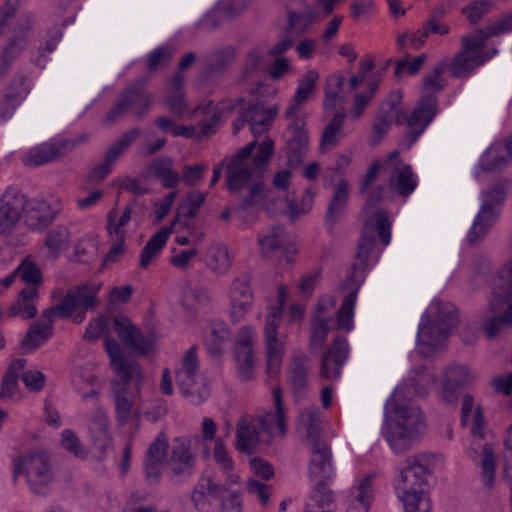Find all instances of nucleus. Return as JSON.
I'll return each mask as SVG.
<instances>
[{
	"label": "nucleus",
	"instance_id": "nucleus-21",
	"mask_svg": "<svg viewBox=\"0 0 512 512\" xmlns=\"http://www.w3.org/2000/svg\"><path fill=\"white\" fill-rule=\"evenodd\" d=\"M113 327L118 337L141 356L154 352L156 337L153 333L143 334L131 320L125 316H117Z\"/></svg>",
	"mask_w": 512,
	"mask_h": 512
},
{
	"label": "nucleus",
	"instance_id": "nucleus-62",
	"mask_svg": "<svg viewBox=\"0 0 512 512\" xmlns=\"http://www.w3.org/2000/svg\"><path fill=\"white\" fill-rule=\"evenodd\" d=\"M72 381L84 400L97 398L101 392L98 379L93 374L75 373Z\"/></svg>",
	"mask_w": 512,
	"mask_h": 512
},
{
	"label": "nucleus",
	"instance_id": "nucleus-49",
	"mask_svg": "<svg viewBox=\"0 0 512 512\" xmlns=\"http://www.w3.org/2000/svg\"><path fill=\"white\" fill-rule=\"evenodd\" d=\"M510 190L511 182L508 179L491 184L481 195V205L500 212Z\"/></svg>",
	"mask_w": 512,
	"mask_h": 512
},
{
	"label": "nucleus",
	"instance_id": "nucleus-4",
	"mask_svg": "<svg viewBox=\"0 0 512 512\" xmlns=\"http://www.w3.org/2000/svg\"><path fill=\"white\" fill-rule=\"evenodd\" d=\"M104 345L112 370L121 378L113 381L111 386L116 419L125 423L134 412L139 413L138 402L145 375L137 362L126 358L115 339L106 337Z\"/></svg>",
	"mask_w": 512,
	"mask_h": 512
},
{
	"label": "nucleus",
	"instance_id": "nucleus-58",
	"mask_svg": "<svg viewBox=\"0 0 512 512\" xmlns=\"http://www.w3.org/2000/svg\"><path fill=\"white\" fill-rule=\"evenodd\" d=\"M172 164L170 158H158L151 166L154 175L166 188H175L180 182V175L172 168Z\"/></svg>",
	"mask_w": 512,
	"mask_h": 512
},
{
	"label": "nucleus",
	"instance_id": "nucleus-55",
	"mask_svg": "<svg viewBox=\"0 0 512 512\" xmlns=\"http://www.w3.org/2000/svg\"><path fill=\"white\" fill-rule=\"evenodd\" d=\"M510 32H512V12H507L494 18L485 29H479L475 35L485 44L491 37Z\"/></svg>",
	"mask_w": 512,
	"mask_h": 512
},
{
	"label": "nucleus",
	"instance_id": "nucleus-29",
	"mask_svg": "<svg viewBox=\"0 0 512 512\" xmlns=\"http://www.w3.org/2000/svg\"><path fill=\"white\" fill-rule=\"evenodd\" d=\"M474 375L466 366H449L442 379L440 396L445 402H453L457 398V392L461 387L471 383Z\"/></svg>",
	"mask_w": 512,
	"mask_h": 512
},
{
	"label": "nucleus",
	"instance_id": "nucleus-25",
	"mask_svg": "<svg viewBox=\"0 0 512 512\" xmlns=\"http://www.w3.org/2000/svg\"><path fill=\"white\" fill-rule=\"evenodd\" d=\"M231 305V318L233 322H239L250 310L253 304V293L250 279L247 275L235 278L228 292Z\"/></svg>",
	"mask_w": 512,
	"mask_h": 512
},
{
	"label": "nucleus",
	"instance_id": "nucleus-46",
	"mask_svg": "<svg viewBox=\"0 0 512 512\" xmlns=\"http://www.w3.org/2000/svg\"><path fill=\"white\" fill-rule=\"evenodd\" d=\"M205 262L218 275H225L231 268L232 257L224 244H212L206 252Z\"/></svg>",
	"mask_w": 512,
	"mask_h": 512
},
{
	"label": "nucleus",
	"instance_id": "nucleus-9",
	"mask_svg": "<svg viewBox=\"0 0 512 512\" xmlns=\"http://www.w3.org/2000/svg\"><path fill=\"white\" fill-rule=\"evenodd\" d=\"M287 296L285 286L278 289V306L272 307L266 317L264 327V344L266 372L269 378H277L280 373L283 357L285 354L284 341L278 335V328L281 324V314Z\"/></svg>",
	"mask_w": 512,
	"mask_h": 512
},
{
	"label": "nucleus",
	"instance_id": "nucleus-40",
	"mask_svg": "<svg viewBox=\"0 0 512 512\" xmlns=\"http://www.w3.org/2000/svg\"><path fill=\"white\" fill-rule=\"evenodd\" d=\"M315 191L313 188H308L304 191L299 202L289 199L281 200L278 203H274L273 207L267 206L268 210H274L276 212L287 211L290 219L295 220L299 216L307 214L313 205Z\"/></svg>",
	"mask_w": 512,
	"mask_h": 512
},
{
	"label": "nucleus",
	"instance_id": "nucleus-36",
	"mask_svg": "<svg viewBox=\"0 0 512 512\" xmlns=\"http://www.w3.org/2000/svg\"><path fill=\"white\" fill-rule=\"evenodd\" d=\"M71 246V232L63 225L50 229L43 241L42 249L47 259L57 260Z\"/></svg>",
	"mask_w": 512,
	"mask_h": 512
},
{
	"label": "nucleus",
	"instance_id": "nucleus-61",
	"mask_svg": "<svg viewBox=\"0 0 512 512\" xmlns=\"http://www.w3.org/2000/svg\"><path fill=\"white\" fill-rule=\"evenodd\" d=\"M344 85V78L340 75H331L327 79L323 107L326 110H334L343 102L341 94Z\"/></svg>",
	"mask_w": 512,
	"mask_h": 512
},
{
	"label": "nucleus",
	"instance_id": "nucleus-23",
	"mask_svg": "<svg viewBox=\"0 0 512 512\" xmlns=\"http://www.w3.org/2000/svg\"><path fill=\"white\" fill-rule=\"evenodd\" d=\"M310 460L309 474L316 480H332L335 476L330 445L324 440L308 445Z\"/></svg>",
	"mask_w": 512,
	"mask_h": 512
},
{
	"label": "nucleus",
	"instance_id": "nucleus-16",
	"mask_svg": "<svg viewBox=\"0 0 512 512\" xmlns=\"http://www.w3.org/2000/svg\"><path fill=\"white\" fill-rule=\"evenodd\" d=\"M32 39V26L27 20L18 22L0 50V79L27 50Z\"/></svg>",
	"mask_w": 512,
	"mask_h": 512
},
{
	"label": "nucleus",
	"instance_id": "nucleus-59",
	"mask_svg": "<svg viewBox=\"0 0 512 512\" xmlns=\"http://www.w3.org/2000/svg\"><path fill=\"white\" fill-rule=\"evenodd\" d=\"M505 148H503L501 142L492 144L481 156L479 165L485 171H491L498 169L506 165L509 161Z\"/></svg>",
	"mask_w": 512,
	"mask_h": 512
},
{
	"label": "nucleus",
	"instance_id": "nucleus-3",
	"mask_svg": "<svg viewBox=\"0 0 512 512\" xmlns=\"http://www.w3.org/2000/svg\"><path fill=\"white\" fill-rule=\"evenodd\" d=\"M257 145L253 140L242 147L226 164L227 188L231 192H238L246 186H250V195L242 202L243 210H254L263 196L264 187L257 182L263 175L273 153L274 141L266 138L258 146L256 154L252 152Z\"/></svg>",
	"mask_w": 512,
	"mask_h": 512
},
{
	"label": "nucleus",
	"instance_id": "nucleus-19",
	"mask_svg": "<svg viewBox=\"0 0 512 512\" xmlns=\"http://www.w3.org/2000/svg\"><path fill=\"white\" fill-rule=\"evenodd\" d=\"M272 398L274 410L255 416L261 422L264 443L267 444L277 436L284 437L287 432V416L283 403V391L280 385L277 384L272 388Z\"/></svg>",
	"mask_w": 512,
	"mask_h": 512
},
{
	"label": "nucleus",
	"instance_id": "nucleus-63",
	"mask_svg": "<svg viewBox=\"0 0 512 512\" xmlns=\"http://www.w3.org/2000/svg\"><path fill=\"white\" fill-rule=\"evenodd\" d=\"M380 83V78L374 74L368 82V91L357 93L353 100L351 113L354 118H360L366 107L371 103Z\"/></svg>",
	"mask_w": 512,
	"mask_h": 512
},
{
	"label": "nucleus",
	"instance_id": "nucleus-18",
	"mask_svg": "<svg viewBox=\"0 0 512 512\" xmlns=\"http://www.w3.org/2000/svg\"><path fill=\"white\" fill-rule=\"evenodd\" d=\"M256 332L250 326L242 327L236 336L234 357L241 381L248 382L255 377L254 340Z\"/></svg>",
	"mask_w": 512,
	"mask_h": 512
},
{
	"label": "nucleus",
	"instance_id": "nucleus-30",
	"mask_svg": "<svg viewBox=\"0 0 512 512\" xmlns=\"http://www.w3.org/2000/svg\"><path fill=\"white\" fill-rule=\"evenodd\" d=\"M374 474L357 480L347 497V512H368L374 497Z\"/></svg>",
	"mask_w": 512,
	"mask_h": 512
},
{
	"label": "nucleus",
	"instance_id": "nucleus-17",
	"mask_svg": "<svg viewBox=\"0 0 512 512\" xmlns=\"http://www.w3.org/2000/svg\"><path fill=\"white\" fill-rule=\"evenodd\" d=\"M290 124L286 130V144L284 151L287 157V165L296 167L300 165L309 151V135L305 126V117H293L287 119Z\"/></svg>",
	"mask_w": 512,
	"mask_h": 512
},
{
	"label": "nucleus",
	"instance_id": "nucleus-64",
	"mask_svg": "<svg viewBox=\"0 0 512 512\" xmlns=\"http://www.w3.org/2000/svg\"><path fill=\"white\" fill-rule=\"evenodd\" d=\"M213 454L215 462L220 466L223 473L226 475L227 481H229L230 484L237 483L239 478L233 472V460L229 456L228 451L224 445V441L221 438H217L215 440Z\"/></svg>",
	"mask_w": 512,
	"mask_h": 512
},
{
	"label": "nucleus",
	"instance_id": "nucleus-34",
	"mask_svg": "<svg viewBox=\"0 0 512 512\" xmlns=\"http://www.w3.org/2000/svg\"><path fill=\"white\" fill-rule=\"evenodd\" d=\"M39 301L38 289L35 286H25L21 289L15 301L7 309L9 317H20L27 320L36 316Z\"/></svg>",
	"mask_w": 512,
	"mask_h": 512
},
{
	"label": "nucleus",
	"instance_id": "nucleus-57",
	"mask_svg": "<svg viewBox=\"0 0 512 512\" xmlns=\"http://www.w3.org/2000/svg\"><path fill=\"white\" fill-rule=\"evenodd\" d=\"M243 99L238 98L236 101L226 100L221 103L220 107H215L216 111H213L214 108H212V102H209L202 108V113L205 115V119L202 122L201 125V133L207 134L209 133L213 125L219 120L221 117V114L224 111H231L236 109L237 105H242Z\"/></svg>",
	"mask_w": 512,
	"mask_h": 512
},
{
	"label": "nucleus",
	"instance_id": "nucleus-1",
	"mask_svg": "<svg viewBox=\"0 0 512 512\" xmlns=\"http://www.w3.org/2000/svg\"><path fill=\"white\" fill-rule=\"evenodd\" d=\"M380 172L384 174V159H378L371 163L359 188L360 193L367 194L363 209L364 226L352 271L339 288L344 296L336 312V326L339 330L346 332L351 331L354 326L353 317L357 294L365 278V269L370 253L375 246L376 236L384 246H387L391 240L389 213L385 209L377 207L386 198V188L382 185L372 187Z\"/></svg>",
	"mask_w": 512,
	"mask_h": 512
},
{
	"label": "nucleus",
	"instance_id": "nucleus-38",
	"mask_svg": "<svg viewBox=\"0 0 512 512\" xmlns=\"http://www.w3.org/2000/svg\"><path fill=\"white\" fill-rule=\"evenodd\" d=\"M410 116L408 117L405 112H395L387 109L386 106H380L378 114L373 124V143L381 141L382 137L389 131L392 123L397 125L407 124Z\"/></svg>",
	"mask_w": 512,
	"mask_h": 512
},
{
	"label": "nucleus",
	"instance_id": "nucleus-2",
	"mask_svg": "<svg viewBox=\"0 0 512 512\" xmlns=\"http://www.w3.org/2000/svg\"><path fill=\"white\" fill-rule=\"evenodd\" d=\"M99 289L100 286L95 284L69 288L57 304L45 309L40 318L31 324L22 340V346L36 349L48 341L53 336V323L58 318H72L75 323H82L86 318V311L95 307Z\"/></svg>",
	"mask_w": 512,
	"mask_h": 512
},
{
	"label": "nucleus",
	"instance_id": "nucleus-39",
	"mask_svg": "<svg viewBox=\"0 0 512 512\" xmlns=\"http://www.w3.org/2000/svg\"><path fill=\"white\" fill-rule=\"evenodd\" d=\"M315 191L313 188H308L304 191L299 202L289 199L281 200L278 203H274L273 207L267 206L268 210H274L276 212L287 211L290 219L295 220L299 216L307 214L313 205Z\"/></svg>",
	"mask_w": 512,
	"mask_h": 512
},
{
	"label": "nucleus",
	"instance_id": "nucleus-50",
	"mask_svg": "<svg viewBox=\"0 0 512 512\" xmlns=\"http://www.w3.org/2000/svg\"><path fill=\"white\" fill-rule=\"evenodd\" d=\"M345 122V114L337 112L324 128L320 139L321 152L329 151L336 147L342 138V128Z\"/></svg>",
	"mask_w": 512,
	"mask_h": 512
},
{
	"label": "nucleus",
	"instance_id": "nucleus-11",
	"mask_svg": "<svg viewBox=\"0 0 512 512\" xmlns=\"http://www.w3.org/2000/svg\"><path fill=\"white\" fill-rule=\"evenodd\" d=\"M24 475L29 489L38 495H46L54 480V472L48 454L30 451L14 461V476Z\"/></svg>",
	"mask_w": 512,
	"mask_h": 512
},
{
	"label": "nucleus",
	"instance_id": "nucleus-28",
	"mask_svg": "<svg viewBox=\"0 0 512 512\" xmlns=\"http://www.w3.org/2000/svg\"><path fill=\"white\" fill-rule=\"evenodd\" d=\"M139 133V129H132L131 131L123 135L116 144L111 146L108 149L104 160L91 170V172L89 173V179L92 182H99L103 180L111 172V168L115 160L123 152L126 151V149L135 140Z\"/></svg>",
	"mask_w": 512,
	"mask_h": 512
},
{
	"label": "nucleus",
	"instance_id": "nucleus-33",
	"mask_svg": "<svg viewBox=\"0 0 512 512\" xmlns=\"http://www.w3.org/2000/svg\"><path fill=\"white\" fill-rule=\"evenodd\" d=\"M90 436L94 448L98 451L99 458L106 455L107 450L112 446V438L109 433V421L105 410L98 408L90 422Z\"/></svg>",
	"mask_w": 512,
	"mask_h": 512
},
{
	"label": "nucleus",
	"instance_id": "nucleus-45",
	"mask_svg": "<svg viewBox=\"0 0 512 512\" xmlns=\"http://www.w3.org/2000/svg\"><path fill=\"white\" fill-rule=\"evenodd\" d=\"M133 205L127 204L122 209L112 208L106 216V229L109 236L127 237L126 226L131 220Z\"/></svg>",
	"mask_w": 512,
	"mask_h": 512
},
{
	"label": "nucleus",
	"instance_id": "nucleus-53",
	"mask_svg": "<svg viewBox=\"0 0 512 512\" xmlns=\"http://www.w3.org/2000/svg\"><path fill=\"white\" fill-rule=\"evenodd\" d=\"M60 154V146L54 143H43L32 148L23 158L25 166L37 167L46 164Z\"/></svg>",
	"mask_w": 512,
	"mask_h": 512
},
{
	"label": "nucleus",
	"instance_id": "nucleus-15",
	"mask_svg": "<svg viewBox=\"0 0 512 512\" xmlns=\"http://www.w3.org/2000/svg\"><path fill=\"white\" fill-rule=\"evenodd\" d=\"M384 174L387 175L389 187L401 196H409L417 186L416 175L411 166L402 161L397 150L384 158Z\"/></svg>",
	"mask_w": 512,
	"mask_h": 512
},
{
	"label": "nucleus",
	"instance_id": "nucleus-5",
	"mask_svg": "<svg viewBox=\"0 0 512 512\" xmlns=\"http://www.w3.org/2000/svg\"><path fill=\"white\" fill-rule=\"evenodd\" d=\"M402 391L396 390L389 400L387 423L384 437L395 453L408 450L425 430V420L421 410L413 405H397Z\"/></svg>",
	"mask_w": 512,
	"mask_h": 512
},
{
	"label": "nucleus",
	"instance_id": "nucleus-32",
	"mask_svg": "<svg viewBox=\"0 0 512 512\" xmlns=\"http://www.w3.org/2000/svg\"><path fill=\"white\" fill-rule=\"evenodd\" d=\"M319 80V73L316 70H308L299 80L293 101L285 110V119L295 117H305L301 112L300 106L307 102L315 91L316 83Z\"/></svg>",
	"mask_w": 512,
	"mask_h": 512
},
{
	"label": "nucleus",
	"instance_id": "nucleus-6",
	"mask_svg": "<svg viewBox=\"0 0 512 512\" xmlns=\"http://www.w3.org/2000/svg\"><path fill=\"white\" fill-rule=\"evenodd\" d=\"M431 458L428 455H416L406 458L399 469L396 491L403 502L405 512H430L431 501L424 491L426 476L430 472Z\"/></svg>",
	"mask_w": 512,
	"mask_h": 512
},
{
	"label": "nucleus",
	"instance_id": "nucleus-54",
	"mask_svg": "<svg viewBox=\"0 0 512 512\" xmlns=\"http://www.w3.org/2000/svg\"><path fill=\"white\" fill-rule=\"evenodd\" d=\"M251 1L252 0H221L209 13L206 22L210 23L214 18L224 20L236 17L245 11Z\"/></svg>",
	"mask_w": 512,
	"mask_h": 512
},
{
	"label": "nucleus",
	"instance_id": "nucleus-8",
	"mask_svg": "<svg viewBox=\"0 0 512 512\" xmlns=\"http://www.w3.org/2000/svg\"><path fill=\"white\" fill-rule=\"evenodd\" d=\"M446 71V62L438 64L431 73L423 77L422 92L418 105L408 120V128L415 137L419 136L437 113L436 93L444 89L446 82L442 77Z\"/></svg>",
	"mask_w": 512,
	"mask_h": 512
},
{
	"label": "nucleus",
	"instance_id": "nucleus-20",
	"mask_svg": "<svg viewBox=\"0 0 512 512\" xmlns=\"http://www.w3.org/2000/svg\"><path fill=\"white\" fill-rule=\"evenodd\" d=\"M27 197L18 189L9 187L0 196V234H11L19 224Z\"/></svg>",
	"mask_w": 512,
	"mask_h": 512
},
{
	"label": "nucleus",
	"instance_id": "nucleus-42",
	"mask_svg": "<svg viewBox=\"0 0 512 512\" xmlns=\"http://www.w3.org/2000/svg\"><path fill=\"white\" fill-rule=\"evenodd\" d=\"M26 365L25 359H16L8 367L1 382L0 398L18 401L21 393L18 385L19 372L23 371Z\"/></svg>",
	"mask_w": 512,
	"mask_h": 512
},
{
	"label": "nucleus",
	"instance_id": "nucleus-24",
	"mask_svg": "<svg viewBox=\"0 0 512 512\" xmlns=\"http://www.w3.org/2000/svg\"><path fill=\"white\" fill-rule=\"evenodd\" d=\"M261 442H264V437L260 420L249 415L241 417L236 426V449L251 455Z\"/></svg>",
	"mask_w": 512,
	"mask_h": 512
},
{
	"label": "nucleus",
	"instance_id": "nucleus-44",
	"mask_svg": "<svg viewBox=\"0 0 512 512\" xmlns=\"http://www.w3.org/2000/svg\"><path fill=\"white\" fill-rule=\"evenodd\" d=\"M26 94L25 78L22 76L15 78L7 94L0 101V117L2 120L10 118L16 106L24 99Z\"/></svg>",
	"mask_w": 512,
	"mask_h": 512
},
{
	"label": "nucleus",
	"instance_id": "nucleus-13",
	"mask_svg": "<svg viewBox=\"0 0 512 512\" xmlns=\"http://www.w3.org/2000/svg\"><path fill=\"white\" fill-rule=\"evenodd\" d=\"M197 347H190L176 370V383L183 397L191 404L200 405L208 399L210 391L204 383L197 381Z\"/></svg>",
	"mask_w": 512,
	"mask_h": 512
},
{
	"label": "nucleus",
	"instance_id": "nucleus-60",
	"mask_svg": "<svg viewBox=\"0 0 512 512\" xmlns=\"http://www.w3.org/2000/svg\"><path fill=\"white\" fill-rule=\"evenodd\" d=\"M263 66V54L259 50H253L247 54L242 70V79L246 82L255 83L257 87L263 85L260 82V75Z\"/></svg>",
	"mask_w": 512,
	"mask_h": 512
},
{
	"label": "nucleus",
	"instance_id": "nucleus-56",
	"mask_svg": "<svg viewBox=\"0 0 512 512\" xmlns=\"http://www.w3.org/2000/svg\"><path fill=\"white\" fill-rule=\"evenodd\" d=\"M349 199V183L346 179H341L334 190L333 196L328 206L326 221L333 224L337 216L343 211Z\"/></svg>",
	"mask_w": 512,
	"mask_h": 512
},
{
	"label": "nucleus",
	"instance_id": "nucleus-12",
	"mask_svg": "<svg viewBox=\"0 0 512 512\" xmlns=\"http://www.w3.org/2000/svg\"><path fill=\"white\" fill-rule=\"evenodd\" d=\"M154 101V94L146 89V80L129 84L121 93L118 101L112 106L104 119L105 124H113L122 119L128 111L142 119Z\"/></svg>",
	"mask_w": 512,
	"mask_h": 512
},
{
	"label": "nucleus",
	"instance_id": "nucleus-43",
	"mask_svg": "<svg viewBox=\"0 0 512 512\" xmlns=\"http://www.w3.org/2000/svg\"><path fill=\"white\" fill-rule=\"evenodd\" d=\"M171 233L172 228L164 226L150 237L140 254L139 266L141 268H147L158 257Z\"/></svg>",
	"mask_w": 512,
	"mask_h": 512
},
{
	"label": "nucleus",
	"instance_id": "nucleus-27",
	"mask_svg": "<svg viewBox=\"0 0 512 512\" xmlns=\"http://www.w3.org/2000/svg\"><path fill=\"white\" fill-rule=\"evenodd\" d=\"M279 112L278 105L265 106L263 103L256 102L250 104L248 108L241 110L244 121L250 125L251 133L259 136L266 133L272 126Z\"/></svg>",
	"mask_w": 512,
	"mask_h": 512
},
{
	"label": "nucleus",
	"instance_id": "nucleus-48",
	"mask_svg": "<svg viewBox=\"0 0 512 512\" xmlns=\"http://www.w3.org/2000/svg\"><path fill=\"white\" fill-rule=\"evenodd\" d=\"M195 462L189 444L183 440H176L169 458V465L175 474L187 472Z\"/></svg>",
	"mask_w": 512,
	"mask_h": 512
},
{
	"label": "nucleus",
	"instance_id": "nucleus-35",
	"mask_svg": "<svg viewBox=\"0 0 512 512\" xmlns=\"http://www.w3.org/2000/svg\"><path fill=\"white\" fill-rule=\"evenodd\" d=\"M26 225L32 230H42L55 218V211L51 205L43 199H27L24 210Z\"/></svg>",
	"mask_w": 512,
	"mask_h": 512
},
{
	"label": "nucleus",
	"instance_id": "nucleus-7",
	"mask_svg": "<svg viewBox=\"0 0 512 512\" xmlns=\"http://www.w3.org/2000/svg\"><path fill=\"white\" fill-rule=\"evenodd\" d=\"M458 324L457 311L450 302L434 300L422 316L417 340L420 353L427 355L429 350L438 348Z\"/></svg>",
	"mask_w": 512,
	"mask_h": 512
},
{
	"label": "nucleus",
	"instance_id": "nucleus-26",
	"mask_svg": "<svg viewBox=\"0 0 512 512\" xmlns=\"http://www.w3.org/2000/svg\"><path fill=\"white\" fill-rule=\"evenodd\" d=\"M310 358L306 354L294 355L287 369V380L296 401L305 397L309 389Z\"/></svg>",
	"mask_w": 512,
	"mask_h": 512
},
{
	"label": "nucleus",
	"instance_id": "nucleus-52",
	"mask_svg": "<svg viewBox=\"0 0 512 512\" xmlns=\"http://www.w3.org/2000/svg\"><path fill=\"white\" fill-rule=\"evenodd\" d=\"M183 85L184 76L181 73H177L165 89L167 96L164 102L175 115H181L186 110V103L184 101V94L182 90Z\"/></svg>",
	"mask_w": 512,
	"mask_h": 512
},
{
	"label": "nucleus",
	"instance_id": "nucleus-47",
	"mask_svg": "<svg viewBox=\"0 0 512 512\" xmlns=\"http://www.w3.org/2000/svg\"><path fill=\"white\" fill-rule=\"evenodd\" d=\"M461 424L470 425L471 433L475 436L481 434L484 425L482 409L474 405V399L469 394H465L462 398Z\"/></svg>",
	"mask_w": 512,
	"mask_h": 512
},
{
	"label": "nucleus",
	"instance_id": "nucleus-51",
	"mask_svg": "<svg viewBox=\"0 0 512 512\" xmlns=\"http://www.w3.org/2000/svg\"><path fill=\"white\" fill-rule=\"evenodd\" d=\"M287 241V234L282 227H273L258 234L257 243L263 257H269L280 250Z\"/></svg>",
	"mask_w": 512,
	"mask_h": 512
},
{
	"label": "nucleus",
	"instance_id": "nucleus-22",
	"mask_svg": "<svg viewBox=\"0 0 512 512\" xmlns=\"http://www.w3.org/2000/svg\"><path fill=\"white\" fill-rule=\"evenodd\" d=\"M348 355L349 346L346 338L336 336L321 358L320 376L327 380L338 379Z\"/></svg>",
	"mask_w": 512,
	"mask_h": 512
},
{
	"label": "nucleus",
	"instance_id": "nucleus-31",
	"mask_svg": "<svg viewBox=\"0 0 512 512\" xmlns=\"http://www.w3.org/2000/svg\"><path fill=\"white\" fill-rule=\"evenodd\" d=\"M323 418L317 406L303 409L298 416L297 431L306 444L322 441Z\"/></svg>",
	"mask_w": 512,
	"mask_h": 512
},
{
	"label": "nucleus",
	"instance_id": "nucleus-37",
	"mask_svg": "<svg viewBox=\"0 0 512 512\" xmlns=\"http://www.w3.org/2000/svg\"><path fill=\"white\" fill-rule=\"evenodd\" d=\"M499 211L481 205L471 229L467 235V242L474 245L481 241L490 231L499 218Z\"/></svg>",
	"mask_w": 512,
	"mask_h": 512
},
{
	"label": "nucleus",
	"instance_id": "nucleus-10",
	"mask_svg": "<svg viewBox=\"0 0 512 512\" xmlns=\"http://www.w3.org/2000/svg\"><path fill=\"white\" fill-rule=\"evenodd\" d=\"M486 301L480 322L486 338L493 339L505 328H512V292L489 285Z\"/></svg>",
	"mask_w": 512,
	"mask_h": 512
},
{
	"label": "nucleus",
	"instance_id": "nucleus-14",
	"mask_svg": "<svg viewBox=\"0 0 512 512\" xmlns=\"http://www.w3.org/2000/svg\"><path fill=\"white\" fill-rule=\"evenodd\" d=\"M461 50L448 62L446 70L454 78H467L474 70L491 58L482 49L484 43L475 34L465 35L461 39Z\"/></svg>",
	"mask_w": 512,
	"mask_h": 512
},
{
	"label": "nucleus",
	"instance_id": "nucleus-41",
	"mask_svg": "<svg viewBox=\"0 0 512 512\" xmlns=\"http://www.w3.org/2000/svg\"><path fill=\"white\" fill-rule=\"evenodd\" d=\"M229 338L230 332L226 323L222 321H212L209 324V333L204 337V345L207 353L213 357L220 356Z\"/></svg>",
	"mask_w": 512,
	"mask_h": 512
}]
</instances>
